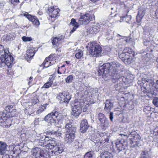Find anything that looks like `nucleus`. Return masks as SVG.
I'll return each mask as SVG.
<instances>
[{
    "mask_svg": "<svg viewBox=\"0 0 158 158\" xmlns=\"http://www.w3.org/2000/svg\"><path fill=\"white\" fill-rule=\"evenodd\" d=\"M123 68V65L118 62L114 61L100 66L98 69V72L99 76L102 75L103 77H107L109 75L113 77V80H116L118 82L123 80V77L120 76L118 71L120 69Z\"/></svg>",
    "mask_w": 158,
    "mask_h": 158,
    "instance_id": "nucleus-1",
    "label": "nucleus"
},
{
    "mask_svg": "<svg viewBox=\"0 0 158 158\" xmlns=\"http://www.w3.org/2000/svg\"><path fill=\"white\" fill-rule=\"evenodd\" d=\"M43 139V147H45L47 149H52L50 152L52 156L54 155H58L62 153L63 150V148L59 143H57L55 139L52 137L44 136H42Z\"/></svg>",
    "mask_w": 158,
    "mask_h": 158,
    "instance_id": "nucleus-2",
    "label": "nucleus"
},
{
    "mask_svg": "<svg viewBox=\"0 0 158 158\" xmlns=\"http://www.w3.org/2000/svg\"><path fill=\"white\" fill-rule=\"evenodd\" d=\"M62 123L63 125L62 126H64L66 130L64 140L67 143H70L74 141L75 138L76 128L72 126L71 122L69 118L63 120Z\"/></svg>",
    "mask_w": 158,
    "mask_h": 158,
    "instance_id": "nucleus-3",
    "label": "nucleus"
},
{
    "mask_svg": "<svg viewBox=\"0 0 158 158\" xmlns=\"http://www.w3.org/2000/svg\"><path fill=\"white\" fill-rule=\"evenodd\" d=\"M66 118H68L66 117H64L58 112L53 110L51 113L48 114L45 116L44 119L45 121L54 125H56L57 123L56 119H57L58 123L61 124L62 126L63 125L62 123V121Z\"/></svg>",
    "mask_w": 158,
    "mask_h": 158,
    "instance_id": "nucleus-4",
    "label": "nucleus"
},
{
    "mask_svg": "<svg viewBox=\"0 0 158 158\" xmlns=\"http://www.w3.org/2000/svg\"><path fill=\"white\" fill-rule=\"evenodd\" d=\"M3 46L0 45V64L4 63L8 68H11L13 65L11 56L8 50L4 49Z\"/></svg>",
    "mask_w": 158,
    "mask_h": 158,
    "instance_id": "nucleus-5",
    "label": "nucleus"
},
{
    "mask_svg": "<svg viewBox=\"0 0 158 158\" xmlns=\"http://www.w3.org/2000/svg\"><path fill=\"white\" fill-rule=\"evenodd\" d=\"M88 51L89 52V55L90 56H99L101 55L102 48L97 45L96 43L92 42L89 45Z\"/></svg>",
    "mask_w": 158,
    "mask_h": 158,
    "instance_id": "nucleus-6",
    "label": "nucleus"
},
{
    "mask_svg": "<svg viewBox=\"0 0 158 158\" xmlns=\"http://www.w3.org/2000/svg\"><path fill=\"white\" fill-rule=\"evenodd\" d=\"M60 103L68 104L71 98V95L68 92H64L59 94L56 97Z\"/></svg>",
    "mask_w": 158,
    "mask_h": 158,
    "instance_id": "nucleus-7",
    "label": "nucleus"
},
{
    "mask_svg": "<svg viewBox=\"0 0 158 158\" xmlns=\"http://www.w3.org/2000/svg\"><path fill=\"white\" fill-rule=\"evenodd\" d=\"M75 103L76 104L74 105L72 108L71 114L76 118H77L81 112L82 104L79 101Z\"/></svg>",
    "mask_w": 158,
    "mask_h": 158,
    "instance_id": "nucleus-8",
    "label": "nucleus"
},
{
    "mask_svg": "<svg viewBox=\"0 0 158 158\" xmlns=\"http://www.w3.org/2000/svg\"><path fill=\"white\" fill-rule=\"evenodd\" d=\"M16 115V110L14 109L9 112H2L0 113V122H2V120H6L7 118H11L15 116Z\"/></svg>",
    "mask_w": 158,
    "mask_h": 158,
    "instance_id": "nucleus-9",
    "label": "nucleus"
},
{
    "mask_svg": "<svg viewBox=\"0 0 158 158\" xmlns=\"http://www.w3.org/2000/svg\"><path fill=\"white\" fill-rule=\"evenodd\" d=\"M142 81L143 84L147 83L146 84L147 86L144 88L146 90L148 91L149 89L150 88V87H152L155 84L154 80L151 77L148 76L144 77L142 79Z\"/></svg>",
    "mask_w": 158,
    "mask_h": 158,
    "instance_id": "nucleus-10",
    "label": "nucleus"
},
{
    "mask_svg": "<svg viewBox=\"0 0 158 158\" xmlns=\"http://www.w3.org/2000/svg\"><path fill=\"white\" fill-rule=\"evenodd\" d=\"M59 9H55L53 6H51L48 8L47 12L51 18H55L59 14Z\"/></svg>",
    "mask_w": 158,
    "mask_h": 158,
    "instance_id": "nucleus-11",
    "label": "nucleus"
},
{
    "mask_svg": "<svg viewBox=\"0 0 158 158\" xmlns=\"http://www.w3.org/2000/svg\"><path fill=\"white\" fill-rule=\"evenodd\" d=\"M116 146L117 149L119 151L123 150H126L127 151L128 149V143L124 141L123 143H122L121 141H117L116 143Z\"/></svg>",
    "mask_w": 158,
    "mask_h": 158,
    "instance_id": "nucleus-12",
    "label": "nucleus"
},
{
    "mask_svg": "<svg viewBox=\"0 0 158 158\" xmlns=\"http://www.w3.org/2000/svg\"><path fill=\"white\" fill-rule=\"evenodd\" d=\"M91 17L89 14H86L81 16L79 20V23L81 24L85 25L87 24L90 20Z\"/></svg>",
    "mask_w": 158,
    "mask_h": 158,
    "instance_id": "nucleus-13",
    "label": "nucleus"
},
{
    "mask_svg": "<svg viewBox=\"0 0 158 158\" xmlns=\"http://www.w3.org/2000/svg\"><path fill=\"white\" fill-rule=\"evenodd\" d=\"M43 150L37 147L31 150V154L35 158H40Z\"/></svg>",
    "mask_w": 158,
    "mask_h": 158,
    "instance_id": "nucleus-14",
    "label": "nucleus"
},
{
    "mask_svg": "<svg viewBox=\"0 0 158 158\" xmlns=\"http://www.w3.org/2000/svg\"><path fill=\"white\" fill-rule=\"evenodd\" d=\"M9 150V147L6 143L0 141V154L4 155Z\"/></svg>",
    "mask_w": 158,
    "mask_h": 158,
    "instance_id": "nucleus-15",
    "label": "nucleus"
},
{
    "mask_svg": "<svg viewBox=\"0 0 158 158\" xmlns=\"http://www.w3.org/2000/svg\"><path fill=\"white\" fill-rule=\"evenodd\" d=\"M89 127L88 122L86 119L82 120L81 123L80 131L81 132H85Z\"/></svg>",
    "mask_w": 158,
    "mask_h": 158,
    "instance_id": "nucleus-16",
    "label": "nucleus"
},
{
    "mask_svg": "<svg viewBox=\"0 0 158 158\" xmlns=\"http://www.w3.org/2000/svg\"><path fill=\"white\" fill-rule=\"evenodd\" d=\"M114 107V102L110 100H106L105 102V111L108 113Z\"/></svg>",
    "mask_w": 158,
    "mask_h": 158,
    "instance_id": "nucleus-17",
    "label": "nucleus"
},
{
    "mask_svg": "<svg viewBox=\"0 0 158 158\" xmlns=\"http://www.w3.org/2000/svg\"><path fill=\"white\" fill-rule=\"evenodd\" d=\"M127 48H126L123 50V52L122 53L118 54L119 58L122 61H123L126 58H128V56L130 55V53L127 51Z\"/></svg>",
    "mask_w": 158,
    "mask_h": 158,
    "instance_id": "nucleus-18",
    "label": "nucleus"
},
{
    "mask_svg": "<svg viewBox=\"0 0 158 158\" xmlns=\"http://www.w3.org/2000/svg\"><path fill=\"white\" fill-rule=\"evenodd\" d=\"M150 151V149L149 148H145L144 151L141 153L140 158H149Z\"/></svg>",
    "mask_w": 158,
    "mask_h": 158,
    "instance_id": "nucleus-19",
    "label": "nucleus"
},
{
    "mask_svg": "<svg viewBox=\"0 0 158 158\" xmlns=\"http://www.w3.org/2000/svg\"><path fill=\"white\" fill-rule=\"evenodd\" d=\"M35 52L32 48H29L27 51V55L28 57L29 58H32L34 55Z\"/></svg>",
    "mask_w": 158,
    "mask_h": 158,
    "instance_id": "nucleus-20",
    "label": "nucleus"
},
{
    "mask_svg": "<svg viewBox=\"0 0 158 158\" xmlns=\"http://www.w3.org/2000/svg\"><path fill=\"white\" fill-rule=\"evenodd\" d=\"M101 157V158H113V155L107 151L102 153Z\"/></svg>",
    "mask_w": 158,
    "mask_h": 158,
    "instance_id": "nucleus-21",
    "label": "nucleus"
},
{
    "mask_svg": "<svg viewBox=\"0 0 158 158\" xmlns=\"http://www.w3.org/2000/svg\"><path fill=\"white\" fill-rule=\"evenodd\" d=\"M100 122L101 127L103 128L108 127L109 125L108 121L107 118H106V119H102L100 121Z\"/></svg>",
    "mask_w": 158,
    "mask_h": 158,
    "instance_id": "nucleus-22",
    "label": "nucleus"
},
{
    "mask_svg": "<svg viewBox=\"0 0 158 158\" xmlns=\"http://www.w3.org/2000/svg\"><path fill=\"white\" fill-rule=\"evenodd\" d=\"M131 16L130 15H126L125 16L122 17L120 20V21L122 22V21H125L127 23H129V21L131 20Z\"/></svg>",
    "mask_w": 158,
    "mask_h": 158,
    "instance_id": "nucleus-23",
    "label": "nucleus"
},
{
    "mask_svg": "<svg viewBox=\"0 0 158 158\" xmlns=\"http://www.w3.org/2000/svg\"><path fill=\"white\" fill-rule=\"evenodd\" d=\"M83 52L82 50L79 49L76 51V53L75 54L76 57L77 59H79L83 58Z\"/></svg>",
    "mask_w": 158,
    "mask_h": 158,
    "instance_id": "nucleus-24",
    "label": "nucleus"
},
{
    "mask_svg": "<svg viewBox=\"0 0 158 158\" xmlns=\"http://www.w3.org/2000/svg\"><path fill=\"white\" fill-rule=\"evenodd\" d=\"M100 29V26L99 24L94 25L92 28L91 31L94 33L98 32Z\"/></svg>",
    "mask_w": 158,
    "mask_h": 158,
    "instance_id": "nucleus-25",
    "label": "nucleus"
},
{
    "mask_svg": "<svg viewBox=\"0 0 158 158\" xmlns=\"http://www.w3.org/2000/svg\"><path fill=\"white\" fill-rule=\"evenodd\" d=\"M54 78L53 77H50L49 78V81L44 84L43 87L46 88L50 87L52 84L53 81L52 80L54 79Z\"/></svg>",
    "mask_w": 158,
    "mask_h": 158,
    "instance_id": "nucleus-26",
    "label": "nucleus"
},
{
    "mask_svg": "<svg viewBox=\"0 0 158 158\" xmlns=\"http://www.w3.org/2000/svg\"><path fill=\"white\" fill-rule=\"evenodd\" d=\"M42 153L40 158H50V154L48 152L45 150H43Z\"/></svg>",
    "mask_w": 158,
    "mask_h": 158,
    "instance_id": "nucleus-27",
    "label": "nucleus"
},
{
    "mask_svg": "<svg viewBox=\"0 0 158 158\" xmlns=\"http://www.w3.org/2000/svg\"><path fill=\"white\" fill-rule=\"evenodd\" d=\"M30 21H31L32 22H33L36 17L35 16H32L30 14H25L24 15Z\"/></svg>",
    "mask_w": 158,
    "mask_h": 158,
    "instance_id": "nucleus-28",
    "label": "nucleus"
},
{
    "mask_svg": "<svg viewBox=\"0 0 158 158\" xmlns=\"http://www.w3.org/2000/svg\"><path fill=\"white\" fill-rule=\"evenodd\" d=\"M143 16V15L141 12V14H140V12H139L136 16L137 22L138 23H139L141 21Z\"/></svg>",
    "mask_w": 158,
    "mask_h": 158,
    "instance_id": "nucleus-29",
    "label": "nucleus"
},
{
    "mask_svg": "<svg viewBox=\"0 0 158 158\" xmlns=\"http://www.w3.org/2000/svg\"><path fill=\"white\" fill-rule=\"evenodd\" d=\"M93 152L90 151L87 152L85 155L84 158H93Z\"/></svg>",
    "mask_w": 158,
    "mask_h": 158,
    "instance_id": "nucleus-30",
    "label": "nucleus"
},
{
    "mask_svg": "<svg viewBox=\"0 0 158 158\" xmlns=\"http://www.w3.org/2000/svg\"><path fill=\"white\" fill-rule=\"evenodd\" d=\"M130 55L128 56V58H126L123 60L125 64H130L131 62L132 59L130 57Z\"/></svg>",
    "mask_w": 158,
    "mask_h": 158,
    "instance_id": "nucleus-31",
    "label": "nucleus"
},
{
    "mask_svg": "<svg viewBox=\"0 0 158 158\" xmlns=\"http://www.w3.org/2000/svg\"><path fill=\"white\" fill-rule=\"evenodd\" d=\"M131 38L129 37H124L123 38L120 39V40L121 41L124 42L123 44H125L126 43H129L131 40Z\"/></svg>",
    "mask_w": 158,
    "mask_h": 158,
    "instance_id": "nucleus-32",
    "label": "nucleus"
},
{
    "mask_svg": "<svg viewBox=\"0 0 158 158\" xmlns=\"http://www.w3.org/2000/svg\"><path fill=\"white\" fill-rule=\"evenodd\" d=\"M54 55V54H51L48 56V57H46L44 60V63H45L46 62H47L46 61L48 60H49V61H54V60L53 59V56Z\"/></svg>",
    "mask_w": 158,
    "mask_h": 158,
    "instance_id": "nucleus-33",
    "label": "nucleus"
},
{
    "mask_svg": "<svg viewBox=\"0 0 158 158\" xmlns=\"http://www.w3.org/2000/svg\"><path fill=\"white\" fill-rule=\"evenodd\" d=\"M98 120H99V121H101L102 119H106V118H106V117L105 116L104 114L102 113H99L98 114Z\"/></svg>",
    "mask_w": 158,
    "mask_h": 158,
    "instance_id": "nucleus-34",
    "label": "nucleus"
},
{
    "mask_svg": "<svg viewBox=\"0 0 158 158\" xmlns=\"http://www.w3.org/2000/svg\"><path fill=\"white\" fill-rule=\"evenodd\" d=\"M52 42L54 45L57 46L58 44V42L57 39V37H54L52 39Z\"/></svg>",
    "mask_w": 158,
    "mask_h": 158,
    "instance_id": "nucleus-35",
    "label": "nucleus"
},
{
    "mask_svg": "<svg viewBox=\"0 0 158 158\" xmlns=\"http://www.w3.org/2000/svg\"><path fill=\"white\" fill-rule=\"evenodd\" d=\"M73 79V76L72 75H70L68 76L65 79V81L67 83L71 82Z\"/></svg>",
    "mask_w": 158,
    "mask_h": 158,
    "instance_id": "nucleus-36",
    "label": "nucleus"
},
{
    "mask_svg": "<svg viewBox=\"0 0 158 158\" xmlns=\"http://www.w3.org/2000/svg\"><path fill=\"white\" fill-rule=\"evenodd\" d=\"M22 39L23 41L24 42L30 41L32 40L31 37H26L25 36H23Z\"/></svg>",
    "mask_w": 158,
    "mask_h": 158,
    "instance_id": "nucleus-37",
    "label": "nucleus"
},
{
    "mask_svg": "<svg viewBox=\"0 0 158 158\" xmlns=\"http://www.w3.org/2000/svg\"><path fill=\"white\" fill-rule=\"evenodd\" d=\"M152 103L156 107H158V98L156 97L154 98Z\"/></svg>",
    "mask_w": 158,
    "mask_h": 158,
    "instance_id": "nucleus-38",
    "label": "nucleus"
},
{
    "mask_svg": "<svg viewBox=\"0 0 158 158\" xmlns=\"http://www.w3.org/2000/svg\"><path fill=\"white\" fill-rule=\"evenodd\" d=\"M13 106L12 105H9L7 106L6 107V112H9L12 110L13 109Z\"/></svg>",
    "mask_w": 158,
    "mask_h": 158,
    "instance_id": "nucleus-39",
    "label": "nucleus"
},
{
    "mask_svg": "<svg viewBox=\"0 0 158 158\" xmlns=\"http://www.w3.org/2000/svg\"><path fill=\"white\" fill-rule=\"evenodd\" d=\"M76 25H78V24L76 22L75 19H72L71 20V22L70 23V26H75Z\"/></svg>",
    "mask_w": 158,
    "mask_h": 158,
    "instance_id": "nucleus-40",
    "label": "nucleus"
},
{
    "mask_svg": "<svg viewBox=\"0 0 158 158\" xmlns=\"http://www.w3.org/2000/svg\"><path fill=\"white\" fill-rule=\"evenodd\" d=\"M152 87H150V88L148 89V96H150V97H152L154 95V92L153 91L149 90Z\"/></svg>",
    "mask_w": 158,
    "mask_h": 158,
    "instance_id": "nucleus-41",
    "label": "nucleus"
},
{
    "mask_svg": "<svg viewBox=\"0 0 158 158\" xmlns=\"http://www.w3.org/2000/svg\"><path fill=\"white\" fill-rule=\"evenodd\" d=\"M136 135H137V134L135 131L131 132L129 135L130 137H132L134 139L136 138Z\"/></svg>",
    "mask_w": 158,
    "mask_h": 158,
    "instance_id": "nucleus-42",
    "label": "nucleus"
},
{
    "mask_svg": "<svg viewBox=\"0 0 158 158\" xmlns=\"http://www.w3.org/2000/svg\"><path fill=\"white\" fill-rule=\"evenodd\" d=\"M39 100L36 97H35L32 100V104H35L39 102Z\"/></svg>",
    "mask_w": 158,
    "mask_h": 158,
    "instance_id": "nucleus-43",
    "label": "nucleus"
},
{
    "mask_svg": "<svg viewBox=\"0 0 158 158\" xmlns=\"http://www.w3.org/2000/svg\"><path fill=\"white\" fill-rule=\"evenodd\" d=\"M59 129L56 131V135L57 136H60L62 135V133H61V129H60L59 128Z\"/></svg>",
    "mask_w": 158,
    "mask_h": 158,
    "instance_id": "nucleus-44",
    "label": "nucleus"
},
{
    "mask_svg": "<svg viewBox=\"0 0 158 158\" xmlns=\"http://www.w3.org/2000/svg\"><path fill=\"white\" fill-rule=\"evenodd\" d=\"M33 24L35 25L36 26H38L40 24V22L38 19L36 18L35 20L32 22Z\"/></svg>",
    "mask_w": 158,
    "mask_h": 158,
    "instance_id": "nucleus-45",
    "label": "nucleus"
},
{
    "mask_svg": "<svg viewBox=\"0 0 158 158\" xmlns=\"http://www.w3.org/2000/svg\"><path fill=\"white\" fill-rule=\"evenodd\" d=\"M12 35V34L10 33L7 34L6 37V40L8 41L11 40Z\"/></svg>",
    "mask_w": 158,
    "mask_h": 158,
    "instance_id": "nucleus-46",
    "label": "nucleus"
},
{
    "mask_svg": "<svg viewBox=\"0 0 158 158\" xmlns=\"http://www.w3.org/2000/svg\"><path fill=\"white\" fill-rule=\"evenodd\" d=\"M72 29L70 31V33L71 34L73 32L76 30L78 27V25H76L73 26Z\"/></svg>",
    "mask_w": 158,
    "mask_h": 158,
    "instance_id": "nucleus-47",
    "label": "nucleus"
},
{
    "mask_svg": "<svg viewBox=\"0 0 158 158\" xmlns=\"http://www.w3.org/2000/svg\"><path fill=\"white\" fill-rule=\"evenodd\" d=\"M43 139H42V136L39 139V144L41 146H43L44 143H43Z\"/></svg>",
    "mask_w": 158,
    "mask_h": 158,
    "instance_id": "nucleus-48",
    "label": "nucleus"
},
{
    "mask_svg": "<svg viewBox=\"0 0 158 158\" xmlns=\"http://www.w3.org/2000/svg\"><path fill=\"white\" fill-rule=\"evenodd\" d=\"M56 61L55 60V59H54V61H49V64L46 66V68H48V67H49L50 66H51L53 64H54L55 63H56Z\"/></svg>",
    "mask_w": 158,
    "mask_h": 158,
    "instance_id": "nucleus-49",
    "label": "nucleus"
},
{
    "mask_svg": "<svg viewBox=\"0 0 158 158\" xmlns=\"http://www.w3.org/2000/svg\"><path fill=\"white\" fill-rule=\"evenodd\" d=\"M113 112H110L109 115V118L110 120L112 122L113 118Z\"/></svg>",
    "mask_w": 158,
    "mask_h": 158,
    "instance_id": "nucleus-50",
    "label": "nucleus"
},
{
    "mask_svg": "<svg viewBox=\"0 0 158 158\" xmlns=\"http://www.w3.org/2000/svg\"><path fill=\"white\" fill-rule=\"evenodd\" d=\"M12 157L13 156L11 155L6 154L3 156L2 158H12Z\"/></svg>",
    "mask_w": 158,
    "mask_h": 158,
    "instance_id": "nucleus-51",
    "label": "nucleus"
},
{
    "mask_svg": "<svg viewBox=\"0 0 158 158\" xmlns=\"http://www.w3.org/2000/svg\"><path fill=\"white\" fill-rule=\"evenodd\" d=\"M49 60H46V61H47V62H46L45 63H44V61L43 63V65L44 66V67L46 68V66H47L48 65V64H49Z\"/></svg>",
    "mask_w": 158,
    "mask_h": 158,
    "instance_id": "nucleus-52",
    "label": "nucleus"
},
{
    "mask_svg": "<svg viewBox=\"0 0 158 158\" xmlns=\"http://www.w3.org/2000/svg\"><path fill=\"white\" fill-rule=\"evenodd\" d=\"M151 110V108L150 107H146L145 108H144L143 109V111L144 112H147V110L148 111H150Z\"/></svg>",
    "mask_w": 158,
    "mask_h": 158,
    "instance_id": "nucleus-53",
    "label": "nucleus"
},
{
    "mask_svg": "<svg viewBox=\"0 0 158 158\" xmlns=\"http://www.w3.org/2000/svg\"><path fill=\"white\" fill-rule=\"evenodd\" d=\"M104 49L105 51L107 52H110L111 50L110 48L108 46H105Z\"/></svg>",
    "mask_w": 158,
    "mask_h": 158,
    "instance_id": "nucleus-54",
    "label": "nucleus"
},
{
    "mask_svg": "<svg viewBox=\"0 0 158 158\" xmlns=\"http://www.w3.org/2000/svg\"><path fill=\"white\" fill-rule=\"evenodd\" d=\"M23 153V152H21L20 154H19L17 155L16 156H13V157H14L13 158H20V156H22Z\"/></svg>",
    "mask_w": 158,
    "mask_h": 158,
    "instance_id": "nucleus-55",
    "label": "nucleus"
},
{
    "mask_svg": "<svg viewBox=\"0 0 158 158\" xmlns=\"http://www.w3.org/2000/svg\"><path fill=\"white\" fill-rule=\"evenodd\" d=\"M11 4H14L15 2H19V0H10Z\"/></svg>",
    "mask_w": 158,
    "mask_h": 158,
    "instance_id": "nucleus-56",
    "label": "nucleus"
},
{
    "mask_svg": "<svg viewBox=\"0 0 158 158\" xmlns=\"http://www.w3.org/2000/svg\"><path fill=\"white\" fill-rule=\"evenodd\" d=\"M33 80V77H30L29 78V81L28 82V84L30 85L31 84V82Z\"/></svg>",
    "mask_w": 158,
    "mask_h": 158,
    "instance_id": "nucleus-57",
    "label": "nucleus"
},
{
    "mask_svg": "<svg viewBox=\"0 0 158 158\" xmlns=\"http://www.w3.org/2000/svg\"><path fill=\"white\" fill-rule=\"evenodd\" d=\"M48 105V104L47 103H46V104H44L42 106V108H43V109H44H44H46V107Z\"/></svg>",
    "mask_w": 158,
    "mask_h": 158,
    "instance_id": "nucleus-58",
    "label": "nucleus"
},
{
    "mask_svg": "<svg viewBox=\"0 0 158 158\" xmlns=\"http://www.w3.org/2000/svg\"><path fill=\"white\" fill-rule=\"evenodd\" d=\"M44 110L43 109V108H42V109H40L37 110V113L38 114H39L41 113Z\"/></svg>",
    "mask_w": 158,
    "mask_h": 158,
    "instance_id": "nucleus-59",
    "label": "nucleus"
},
{
    "mask_svg": "<svg viewBox=\"0 0 158 158\" xmlns=\"http://www.w3.org/2000/svg\"><path fill=\"white\" fill-rule=\"evenodd\" d=\"M50 133L52 135H56V131H52Z\"/></svg>",
    "mask_w": 158,
    "mask_h": 158,
    "instance_id": "nucleus-60",
    "label": "nucleus"
},
{
    "mask_svg": "<svg viewBox=\"0 0 158 158\" xmlns=\"http://www.w3.org/2000/svg\"><path fill=\"white\" fill-rule=\"evenodd\" d=\"M136 138L137 139H141V137L139 136V135L137 134V135H136V138Z\"/></svg>",
    "mask_w": 158,
    "mask_h": 158,
    "instance_id": "nucleus-61",
    "label": "nucleus"
},
{
    "mask_svg": "<svg viewBox=\"0 0 158 158\" xmlns=\"http://www.w3.org/2000/svg\"><path fill=\"white\" fill-rule=\"evenodd\" d=\"M156 17L158 18V8L156 10L155 12Z\"/></svg>",
    "mask_w": 158,
    "mask_h": 158,
    "instance_id": "nucleus-62",
    "label": "nucleus"
},
{
    "mask_svg": "<svg viewBox=\"0 0 158 158\" xmlns=\"http://www.w3.org/2000/svg\"><path fill=\"white\" fill-rule=\"evenodd\" d=\"M139 141H136L134 142L135 143V145H136V146H139Z\"/></svg>",
    "mask_w": 158,
    "mask_h": 158,
    "instance_id": "nucleus-63",
    "label": "nucleus"
},
{
    "mask_svg": "<svg viewBox=\"0 0 158 158\" xmlns=\"http://www.w3.org/2000/svg\"><path fill=\"white\" fill-rule=\"evenodd\" d=\"M38 14L39 15H42L43 13L41 11H39L38 12Z\"/></svg>",
    "mask_w": 158,
    "mask_h": 158,
    "instance_id": "nucleus-64",
    "label": "nucleus"
}]
</instances>
